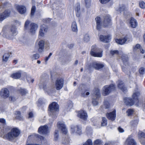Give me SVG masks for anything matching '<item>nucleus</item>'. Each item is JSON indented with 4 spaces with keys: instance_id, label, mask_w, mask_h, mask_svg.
I'll return each instance as SVG.
<instances>
[{
    "instance_id": "f257e3e1",
    "label": "nucleus",
    "mask_w": 145,
    "mask_h": 145,
    "mask_svg": "<svg viewBox=\"0 0 145 145\" xmlns=\"http://www.w3.org/2000/svg\"><path fill=\"white\" fill-rule=\"evenodd\" d=\"M6 124V120L3 118H0V137L12 140L19 135L20 131L17 128H14L11 130L10 131L5 134L7 133L5 128Z\"/></svg>"
},
{
    "instance_id": "f03ea898",
    "label": "nucleus",
    "mask_w": 145,
    "mask_h": 145,
    "mask_svg": "<svg viewBox=\"0 0 145 145\" xmlns=\"http://www.w3.org/2000/svg\"><path fill=\"white\" fill-rule=\"evenodd\" d=\"M50 110L49 115L53 118H56L57 116V112L59 110V107L57 104L53 102L49 106Z\"/></svg>"
},
{
    "instance_id": "7ed1b4c3",
    "label": "nucleus",
    "mask_w": 145,
    "mask_h": 145,
    "mask_svg": "<svg viewBox=\"0 0 145 145\" xmlns=\"http://www.w3.org/2000/svg\"><path fill=\"white\" fill-rule=\"evenodd\" d=\"M140 93L139 92H137L134 93L132 95L133 100L129 98L125 97L124 98V101L125 104L127 105H132L135 101H137L138 97L139 96Z\"/></svg>"
},
{
    "instance_id": "20e7f679",
    "label": "nucleus",
    "mask_w": 145,
    "mask_h": 145,
    "mask_svg": "<svg viewBox=\"0 0 145 145\" xmlns=\"http://www.w3.org/2000/svg\"><path fill=\"white\" fill-rule=\"evenodd\" d=\"M30 22L28 20L25 22L24 27L26 30L29 29V31L32 34H35L37 29L38 26L37 25L34 23H31L29 25Z\"/></svg>"
},
{
    "instance_id": "39448f33",
    "label": "nucleus",
    "mask_w": 145,
    "mask_h": 145,
    "mask_svg": "<svg viewBox=\"0 0 145 145\" xmlns=\"http://www.w3.org/2000/svg\"><path fill=\"white\" fill-rule=\"evenodd\" d=\"M115 88V86L114 84H110L109 86H105L103 88L102 94L104 96L107 95L114 91Z\"/></svg>"
},
{
    "instance_id": "423d86ee",
    "label": "nucleus",
    "mask_w": 145,
    "mask_h": 145,
    "mask_svg": "<svg viewBox=\"0 0 145 145\" xmlns=\"http://www.w3.org/2000/svg\"><path fill=\"white\" fill-rule=\"evenodd\" d=\"M39 86L40 88H42L48 94L52 93L53 90L52 88H50L47 86V82L44 81L42 79L41 80Z\"/></svg>"
},
{
    "instance_id": "0eeeda50",
    "label": "nucleus",
    "mask_w": 145,
    "mask_h": 145,
    "mask_svg": "<svg viewBox=\"0 0 145 145\" xmlns=\"http://www.w3.org/2000/svg\"><path fill=\"white\" fill-rule=\"evenodd\" d=\"M122 60L125 66H123L122 67V69L123 71L125 73H127L128 72H130L129 70L127 69V66L126 65L128 64V58L127 56L125 54H123L121 57Z\"/></svg>"
},
{
    "instance_id": "6e6552de",
    "label": "nucleus",
    "mask_w": 145,
    "mask_h": 145,
    "mask_svg": "<svg viewBox=\"0 0 145 145\" xmlns=\"http://www.w3.org/2000/svg\"><path fill=\"white\" fill-rule=\"evenodd\" d=\"M93 95L96 98H93L92 101V104L93 106H96L98 104L97 99L100 96L99 90L98 88H96L95 89Z\"/></svg>"
},
{
    "instance_id": "1a4fd4ad",
    "label": "nucleus",
    "mask_w": 145,
    "mask_h": 145,
    "mask_svg": "<svg viewBox=\"0 0 145 145\" xmlns=\"http://www.w3.org/2000/svg\"><path fill=\"white\" fill-rule=\"evenodd\" d=\"M17 34V32L15 27L14 26L11 27L9 31L6 33L5 36L9 38H12L13 36L16 35Z\"/></svg>"
},
{
    "instance_id": "9d476101",
    "label": "nucleus",
    "mask_w": 145,
    "mask_h": 145,
    "mask_svg": "<svg viewBox=\"0 0 145 145\" xmlns=\"http://www.w3.org/2000/svg\"><path fill=\"white\" fill-rule=\"evenodd\" d=\"M71 131L72 133H75L79 135H80L82 133L81 127L77 125H71Z\"/></svg>"
},
{
    "instance_id": "9b49d317",
    "label": "nucleus",
    "mask_w": 145,
    "mask_h": 145,
    "mask_svg": "<svg viewBox=\"0 0 145 145\" xmlns=\"http://www.w3.org/2000/svg\"><path fill=\"white\" fill-rule=\"evenodd\" d=\"M0 95L2 98L6 99L9 96V92L8 90L6 88L2 89L0 91Z\"/></svg>"
},
{
    "instance_id": "f8f14e48",
    "label": "nucleus",
    "mask_w": 145,
    "mask_h": 145,
    "mask_svg": "<svg viewBox=\"0 0 145 145\" xmlns=\"http://www.w3.org/2000/svg\"><path fill=\"white\" fill-rule=\"evenodd\" d=\"M57 127L58 128L61 130L63 133L65 134L67 133V131L63 122L62 121L58 122Z\"/></svg>"
},
{
    "instance_id": "ddd939ff",
    "label": "nucleus",
    "mask_w": 145,
    "mask_h": 145,
    "mask_svg": "<svg viewBox=\"0 0 145 145\" xmlns=\"http://www.w3.org/2000/svg\"><path fill=\"white\" fill-rule=\"evenodd\" d=\"M48 128V127L46 125L40 126L38 129V132L40 134L46 135L49 132Z\"/></svg>"
},
{
    "instance_id": "4468645a",
    "label": "nucleus",
    "mask_w": 145,
    "mask_h": 145,
    "mask_svg": "<svg viewBox=\"0 0 145 145\" xmlns=\"http://www.w3.org/2000/svg\"><path fill=\"white\" fill-rule=\"evenodd\" d=\"M104 67L103 64L100 63H97V62H94L91 64L89 66V68H91L92 67H93L95 69L97 70H99L103 68Z\"/></svg>"
},
{
    "instance_id": "2eb2a0df",
    "label": "nucleus",
    "mask_w": 145,
    "mask_h": 145,
    "mask_svg": "<svg viewBox=\"0 0 145 145\" xmlns=\"http://www.w3.org/2000/svg\"><path fill=\"white\" fill-rule=\"evenodd\" d=\"M63 85V80L62 78L58 79L56 80V87L57 90L61 89Z\"/></svg>"
},
{
    "instance_id": "dca6fc26",
    "label": "nucleus",
    "mask_w": 145,
    "mask_h": 145,
    "mask_svg": "<svg viewBox=\"0 0 145 145\" xmlns=\"http://www.w3.org/2000/svg\"><path fill=\"white\" fill-rule=\"evenodd\" d=\"M48 30L46 26L44 24L42 25L39 31V35L41 37L44 36V33L47 32Z\"/></svg>"
},
{
    "instance_id": "f3484780",
    "label": "nucleus",
    "mask_w": 145,
    "mask_h": 145,
    "mask_svg": "<svg viewBox=\"0 0 145 145\" xmlns=\"http://www.w3.org/2000/svg\"><path fill=\"white\" fill-rule=\"evenodd\" d=\"M9 10H6L2 13H0V21H2L7 17H8L10 14Z\"/></svg>"
},
{
    "instance_id": "a211bd4d",
    "label": "nucleus",
    "mask_w": 145,
    "mask_h": 145,
    "mask_svg": "<svg viewBox=\"0 0 145 145\" xmlns=\"http://www.w3.org/2000/svg\"><path fill=\"white\" fill-rule=\"evenodd\" d=\"M107 118L112 121H113L116 118V115L115 110H114L112 112L107 113L106 114Z\"/></svg>"
},
{
    "instance_id": "6ab92c4d",
    "label": "nucleus",
    "mask_w": 145,
    "mask_h": 145,
    "mask_svg": "<svg viewBox=\"0 0 145 145\" xmlns=\"http://www.w3.org/2000/svg\"><path fill=\"white\" fill-rule=\"evenodd\" d=\"M78 116L84 120H86L88 116L86 113L83 110L79 111L78 112Z\"/></svg>"
},
{
    "instance_id": "aec40b11",
    "label": "nucleus",
    "mask_w": 145,
    "mask_h": 145,
    "mask_svg": "<svg viewBox=\"0 0 145 145\" xmlns=\"http://www.w3.org/2000/svg\"><path fill=\"white\" fill-rule=\"evenodd\" d=\"M117 86L118 88L123 92H125L127 91V88L125 86L124 83L122 81L120 80L118 81Z\"/></svg>"
},
{
    "instance_id": "412c9836",
    "label": "nucleus",
    "mask_w": 145,
    "mask_h": 145,
    "mask_svg": "<svg viewBox=\"0 0 145 145\" xmlns=\"http://www.w3.org/2000/svg\"><path fill=\"white\" fill-rule=\"evenodd\" d=\"M16 8L18 12L21 14H24L26 12V8L24 6L17 5L16 7Z\"/></svg>"
},
{
    "instance_id": "4be33fe9",
    "label": "nucleus",
    "mask_w": 145,
    "mask_h": 145,
    "mask_svg": "<svg viewBox=\"0 0 145 145\" xmlns=\"http://www.w3.org/2000/svg\"><path fill=\"white\" fill-rule=\"evenodd\" d=\"M111 22V19L109 16H105L103 23V25L105 27H106L110 25Z\"/></svg>"
},
{
    "instance_id": "5701e85b",
    "label": "nucleus",
    "mask_w": 145,
    "mask_h": 145,
    "mask_svg": "<svg viewBox=\"0 0 145 145\" xmlns=\"http://www.w3.org/2000/svg\"><path fill=\"white\" fill-rule=\"evenodd\" d=\"M44 41L42 40L40 41L38 43L39 48L38 51L39 52H42L43 50L44 47Z\"/></svg>"
},
{
    "instance_id": "b1692460",
    "label": "nucleus",
    "mask_w": 145,
    "mask_h": 145,
    "mask_svg": "<svg viewBox=\"0 0 145 145\" xmlns=\"http://www.w3.org/2000/svg\"><path fill=\"white\" fill-rule=\"evenodd\" d=\"M125 145H137V144L133 138L130 137H129L125 142Z\"/></svg>"
},
{
    "instance_id": "393cba45",
    "label": "nucleus",
    "mask_w": 145,
    "mask_h": 145,
    "mask_svg": "<svg viewBox=\"0 0 145 145\" xmlns=\"http://www.w3.org/2000/svg\"><path fill=\"white\" fill-rule=\"evenodd\" d=\"M22 76V72L20 71H19L17 72L12 74L10 77L14 79H20Z\"/></svg>"
},
{
    "instance_id": "a878e982",
    "label": "nucleus",
    "mask_w": 145,
    "mask_h": 145,
    "mask_svg": "<svg viewBox=\"0 0 145 145\" xmlns=\"http://www.w3.org/2000/svg\"><path fill=\"white\" fill-rule=\"evenodd\" d=\"M128 39L127 36H126L123 38L120 39H116L115 40V41L118 44L122 45L125 43L128 40Z\"/></svg>"
},
{
    "instance_id": "bb28decb",
    "label": "nucleus",
    "mask_w": 145,
    "mask_h": 145,
    "mask_svg": "<svg viewBox=\"0 0 145 145\" xmlns=\"http://www.w3.org/2000/svg\"><path fill=\"white\" fill-rule=\"evenodd\" d=\"M99 39L102 41L105 42H109V40L111 39V37L110 35L106 36L101 35L100 36Z\"/></svg>"
},
{
    "instance_id": "cd10ccee",
    "label": "nucleus",
    "mask_w": 145,
    "mask_h": 145,
    "mask_svg": "<svg viewBox=\"0 0 145 145\" xmlns=\"http://www.w3.org/2000/svg\"><path fill=\"white\" fill-rule=\"evenodd\" d=\"M129 23L130 26L132 28H135L137 26V22L136 20L133 18H131Z\"/></svg>"
},
{
    "instance_id": "c85d7f7f",
    "label": "nucleus",
    "mask_w": 145,
    "mask_h": 145,
    "mask_svg": "<svg viewBox=\"0 0 145 145\" xmlns=\"http://www.w3.org/2000/svg\"><path fill=\"white\" fill-rule=\"evenodd\" d=\"M75 10L76 12V16L78 17H79L80 15L81 12L80 5L79 4L77 5L76 7L75 8Z\"/></svg>"
},
{
    "instance_id": "c756f323",
    "label": "nucleus",
    "mask_w": 145,
    "mask_h": 145,
    "mask_svg": "<svg viewBox=\"0 0 145 145\" xmlns=\"http://www.w3.org/2000/svg\"><path fill=\"white\" fill-rule=\"evenodd\" d=\"M71 29L72 31L74 32H77L78 31L76 23L75 22H72L71 25Z\"/></svg>"
},
{
    "instance_id": "7c9ffc66",
    "label": "nucleus",
    "mask_w": 145,
    "mask_h": 145,
    "mask_svg": "<svg viewBox=\"0 0 145 145\" xmlns=\"http://www.w3.org/2000/svg\"><path fill=\"white\" fill-rule=\"evenodd\" d=\"M25 76L26 77V79L29 84L33 83L34 81V79L31 77L29 76H28L27 74H24Z\"/></svg>"
},
{
    "instance_id": "2f4dec72",
    "label": "nucleus",
    "mask_w": 145,
    "mask_h": 145,
    "mask_svg": "<svg viewBox=\"0 0 145 145\" xmlns=\"http://www.w3.org/2000/svg\"><path fill=\"white\" fill-rule=\"evenodd\" d=\"M97 23V29L99 30L101 28V25L100 24V18L99 17H97L95 18Z\"/></svg>"
},
{
    "instance_id": "473e14b6",
    "label": "nucleus",
    "mask_w": 145,
    "mask_h": 145,
    "mask_svg": "<svg viewBox=\"0 0 145 145\" xmlns=\"http://www.w3.org/2000/svg\"><path fill=\"white\" fill-rule=\"evenodd\" d=\"M103 51H100L99 52H95L92 56L95 57H101L103 55Z\"/></svg>"
},
{
    "instance_id": "72a5a7b5",
    "label": "nucleus",
    "mask_w": 145,
    "mask_h": 145,
    "mask_svg": "<svg viewBox=\"0 0 145 145\" xmlns=\"http://www.w3.org/2000/svg\"><path fill=\"white\" fill-rule=\"evenodd\" d=\"M15 118L16 119L21 120L22 119V117L21 115L20 112L19 111H16L15 114Z\"/></svg>"
},
{
    "instance_id": "f704fd0d",
    "label": "nucleus",
    "mask_w": 145,
    "mask_h": 145,
    "mask_svg": "<svg viewBox=\"0 0 145 145\" xmlns=\"http://www.w3.org/2000/svg\"><path fill=\"white\" fill-rule=\"evenodd\" d=\"M10 56V55L8 53H5L3 56V61L6 62L8 59V57Z\"/></svg>"
},
{
    "instance_id": "c9c22d12",
    "label": "nucleus",
    "mask_w": 145,
    "mask_h": 145,
    "mask_svg": "<svg viewBox=\"0 0 145 145\" xmlns=\"http://www.w3.org/2000/svg\"><path fill=\"white\" fill-rule=\"evenodd\" d=\"M19 92L22 95H24L27 93V91L25 89L22 88H20L19 90Z\"/></svg>"
},
{
    "instance_id": "e433bc0d",
    "label": "nucleus",
    "mask_w": 145,
    "mask_h": 145,
    "mask_svg": "<svg viewBox=\"0 0 145 145\" xmlns=\"http://www.w3.org/2000/svg\"><path fill=\"white\" fill-rule=\"evenodd\" d=\"M97 49V48L95 45L91 47V51L90 52V54L92 56L96 52V50Z\"/></svg>"
},
{
    "instance_id": "4c0bfd02",
    "label": "nucleus",
    "mask_w": 145,
    "mask_h": 145,
    "mask_svg": "<svg viewBox=\"0 0 145 145\" xmlns=\"http://www.w3.org/2000/svg\"><path fill=\"white\" fill-rule=\"evenodd\" d=\"M59 131L57 130H56L55 131L54 134V140L55 141H57L58 140L59 137Z\"/></svg>"
},
{
    "instance_id": "58836bf2",
    "label": "nucleus",
    "mask_w": 145,
    "mask_h": 145,
    "mask_svg": "<svg viewBox=\"0 0 145 145\" xmlns=\"http://www.w3.org/2000/svg\"><path fill=\"white\" fill-rule=\"evenodd\" d=\"M138 137L140 138H145V133L142 131H139L138 134Z\"/></svg>"
},
{
    "instance_id": "ea45409f",
    "label": "nucleus",
    "mask_w": 145,
    "mask_h": 145,
    "mask_svg": "<svg viewBox=\"0 0 145 145\" xmlns=\"http://www.w3.org/2000/svg\"><path fill=\"white\" fill-rule=\"evenodd\" d=\"M90 40L89 35L88 34H86L84 36L83 40L85 42H88Z\"/></svg>"
},
{
    "instance_id": "a19ab883",
    "label": "nucleus",
    "mask_w": 145,
    "mask_h": 145,
    "mask_svg": "<svg viewBox=\"0 0 145 145\" xmlns=\"http://www.w3.org/2000/svg\"><path fill=\"white\" fill-rule=\"evenodd\" d=\"M127 113V115L128 116H130L132 115L134 113V110L133 109H129L126 112Z\"/></svg>"
},
{
    "instance_id": "79ce46f5",
    "label": "nucleus",
    "mask_w": 145,
    "mask_h": 145,
    "mask_svg": "<svg viewBox=\"0 0 145 145\" xmlns=\"http://www.w3.org/2000/svg\"><path fill=\"white\" fill-rule=\"evenodd\" d=\"M107 125V120L105 118H103L101 122V125L104 126Z\"/></svg>"
},
{
    "instance_id": "37998d69",
    "label": "nucleus",
    "mask_w": 145,
    "mask_h": 145,
    "mask_svg": "<svg viewBox=\"0 0 145 145\" xmlns=\"http://www.w3.org/2000/svg\"><path fill=\"white\" fill-rule=\"evenodd\" d=\"M83 145H93L92 140L91 139H88L84 142Z\"/></svg>"
},
{
    "instance_id": "c03bdc74",
    "label": "nucleus",
    "mask_w": 145,
    "mask_h": 145,
    "mask_svg": "<svg viewBox=\"0 0 145 145\" xmlns=\"http://www.w3.org/2000/svg\"><path fill=\"white\" fill-rule=\"evenodd\" d=\"M126 7L123 5H120L119 8V10L121 12L125 10V9Z\"/></svg>"
},
{
    "instance_id": "a18cd8bd",
    "label": "nucleus",
    "mask_w": 145,
    "mask_h": 145,
    "mask_svg": "<svg viewBox=\"0 0 145 145\" xmlns=\"http://www.w3.org/2000/svg\"><path fill=\"white\" fill-rule=\"evenodd\" d=\"M70 141L69 138H65L62 141V143L66 145H68L69 144Z\"/></svg>"
},
{
    "instance_id": "49530a36",
    "label": "nucleus",
    "mask_w": 145,
    "mask_h": 145,
    "mask_svg": "<svg viewBox=\"0 0 145 145\" xmlns=\"http://www.w3.org/2000/svg\"><path fill=\"white\" fill-rule=\"evenodd\" d=\"M138 122V120H132L131 122V124L132 126H135L137 125Z\"/></svg>"
},
{
    "instance_id": "de8ad7c7",
    "label": "nucleus",
    "mask_w": 145,
    "mask_h": 145,
    "mask_svg": "<svg viewBox=\"0 0 145 145\" xmlns=\"http://www.w3.org/2000/svg\"><path fill=\"white\" fill-rule=\"evenodd\" d=\"M145 69L143 67H141L140 68L139 72L140 75H143L145 72Z\"/></svg>"
},
{
    "instance_id": "09e8293b",
    "label": "nucleus",
    "mask_w": 145,
    "mask_h": 145,
    "mask_svg": "<svg viewBox=\"0 0 145 145\" xmlns=\"http://www.w3.org/2000/svg\"><path fill=\"white\" fill-rule=\"evenodd\" d=\"M36 9V7H35L34 6H33L31 9V16H33L34 14V12L35 11Z\"/></svg>"
},
{
    "instance_id": "8fccbe9b",
    "label": "nucleus",
    "mask_w": 145,
    "mask_h": 145,
    "mask_svg": "<svg viewBox=\"0 0 145 145\" xmlns=\"http://www.w3.org/2000/svg\"><path fill=\"white\" fill-rule=\"evenodd\" d=\"M44 42L45 44L44 47H45L46 48H49L50 44L49 41L48 40H46L44 41Z\"/></svg>"
},
{
    "instance_id": "3c124183",
    "label": "nucleus",
    "mask_w": 145,
    "mask_h": 145,
    "mask_svg": "<svg viewBox=\"0 0 145 145\" xmlns=\"http://www.w3.org/2000/svg\"><path fill=\"white\" fill-rule=\"evenodd\" d=\"M86 7L88 8L90 6V0H85Z\"/></svg>"
},
{
    "instance_id": "603ef678",
    "label": "nucleus",
    "mask_w": 145,
    "mask_h": 145,
    "mask_svg": "<svg viewBox=\"0 0 145 145\" xmlns=\"http://www.w3.org/2000/svg\"><path fill=\"white\" fill-rule=\"evenodd\" d=\"M39 57V55L38 54H34L32 56L31 58L33 60L37 59Z\"/></svg>"
},
{
    "instance_id": "864d4df0",
    "label": "nucleus",
    "mask_w": 145,
    "mask_h": 145,
    "mask_svg": "<svg viewBox=\"0 0 145 145\" xmlns=\"http://www.w3.org/2000/svg\"><path fill=\"white\" fill-rule=\"evenodd\" d=\"M110 54L112 55H117L118 53L119 52L118 50H111L110 52Z\"/></svg>"
},
{
    "instance_id": "5fc2aeb1",
    "label": "nucleus",
    "mask_w": 145,
    "mask_h": 145,
    "mask_svg": "<svg viewBox=\"0 0 145 145\" xmlns=\"http://www.w3.org/2000/svg\"><path fill=\"white\" fill-rule=\"evenodd\" d=\"M139 6L141 8H145V3L143 1H141L139 3Z\"/></svg>"
},
{
    "instance_id": "6e6d98bb",
    "label": "nucleus",
    "mask_w": 145,
    "mask_h": 145,
    "mask_svg": "<svg viewBox=\"0 0 145 145\" xmlns=\"http://www.w3.org/2000/svg\"><path fill=\"white\" fill-rule=\"evenodd\" d=\"M104 105L106 108H107L109 107L110 105L108 102L105 101L104 102Z\"/></svg>"
},
{
    "instance_id": "4d7b16f0",
    "label": "nucleus",
    "mask_w": 145,
    "mask_h": 145,
    "mask_svg": "<svg viewBox=\"0 0 145 145\" xmlns=\"http://www.w3.org/2000/svg\"><path fill=\"white\" fill-rule=\"evenodd\" d=\"M94 143L95 144H101V141L100 140L97 139L95 141Z\"/></svg>"
},
{
    "instance_id": "13d9d810",
    "label": "nucleus",
    "mask_w": 145,
    "mask_h": 145,
    "mask_svg": "<svg viewBox=\"0 0 145 145\" xmlns=\"http://www.w3.org/2000/svg\"><path fill=\"white\" fill-rule=\"evenodd\" d=\"M100 2L102 4H105L109 2L110 0H99Z\"/></svg>"
},
{
    "instance_id": "bf43d9fd",
    "label": "nucleus",
    "mask_w": 145,
    "mask_h": 145,
    "mask_svg": "<svg viewBox=\"0 0 145 145\" xmlns=\"http://www.w3.org/2000/svg\"><path fill=\"white\" fill-rule=\"evenodd\" d=\"M140 45L137 44L135 45V46L133 47V49L134 50H136L140 48Z\"/></svg>"
},
{
    "instance_id": "052dcab7",
    "label": "nucleus",
    "mask_w": 145,
    "mask_h": 145,
    "mask_svg": "<svg viewBox=\"0 0 145 145\" xmlns=\"http://www.w3.org/2000/svg\"><path fill=\"white\" fill-rule=\"evenodd\" d=\"M9 99L10 101L14 102L16 100L15 98L12 96H10L9 97Z\"/></svg>"
},
{
    "instance_id": "680f3d73",
    "label": "nucleus",
    "mask_w": 145,
    "mask_h": 145,
    "mask_svg": "<svg viewBox=\"0 0 145 145\" xmlns=\"http://www.w3.org/2000/svg\"><path fill=\"white\" fill-rule=\"evenodd\" d=\"M28 115L29 118H32L34 116L32 112H29V113Z\"/></svg>"
},
{
    "instance_id": "e2e57ef3",
    "label": "nucleus",
    "mask_w": 145,
    "mask_h": 145,
    "mask_svg": "<svg viewBox=\"0 0 145 145\" xmlns=\"http://www.w3.org/2000/svg\"><path fill=\"white\" fill-rule=\"evenodd\" d=\"M52 55V53H50L49 56L48 57H46L45 60L46 61H47L48 59L50 58V57Z\"/></svg>"
},
{
    "instance_id": "0e129e2a",
    "label": "nucleus",
    "mask_w": 145,
    "mask_h": 145,
    "mask_svg": "<svg viewBox=\"0 0 145 145\" xmlns=\"http://www.w3.org/2000/svg\"><path fill=\"white\" fill-rule=\"evenodd\" d=\"M118 130L119 132L120 133H123L124 131L123 130V129L121 128L120 127H119L118 128Z\"/></svg>"
},
{
    "instance_id": "69168bd1",
    "label": "nucleus",
    "mask_w": 145,
    "mask_h": 145,
    "mask_svg": "<svg viewBox=\"0 0 145 145\" xmlns=\"http://www.w3.org/2000/svg\"><path fill=\"white\" fill-rule=\"evenodd\" d=\"M38 138L41 141L44 140L43 137L42 136H40L39 135H38Z\"/></svg>"
},
{
    "instance_id": "338daca9",
    "label": "nucleus",
    "mask_w": 145,
    "mask_h": 145,
    "mask_svg": "<svg viewBox=\"0 0 145 145\" xmlns=\"http://www.w3.org/2000/svg\"><path fill=\"white\" fill-rule=\"evenodd\" d=\"M50 19L49 18H47L44 21H45V22L46 23H48L50 21Z\"/></svg>"
},
{
    "instance_id": "774afa93",
    "label": "nucleus",
    "mask_w": 145,
    "mask_h": 145,
    "mask_svg": "<svg viewBox=\"0 0 145 145\" xmlns=\"http://www.w3.org/2000/svg\"><path fill=\"white\" fill-rule=\"evenodd\" d=\"M39 145V144H32L31 143V144L29 143V142H28V141H27V142L26 144V145Z\"/></svg>"
}]
</instances>
